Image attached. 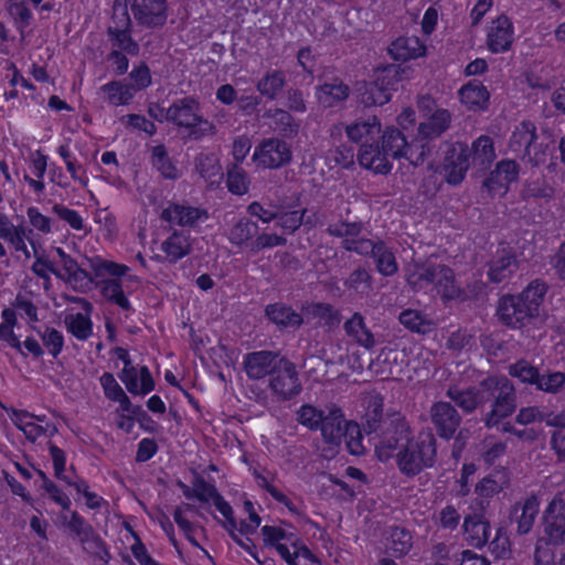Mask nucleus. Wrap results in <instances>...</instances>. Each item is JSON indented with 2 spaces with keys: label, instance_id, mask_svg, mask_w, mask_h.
Instances as JSON below:
<instances>
[{
  "label": "nucleus",
  "instance_id": "nucleus-11",
  "mask_svg": "<svg viewBox=\"0 0 565 565\" xmlns=\"http://www.w3.org/2000/svg\"><path fill=\"white\" fill-rule=\"evenodd\" d=\"M429 418L437 435L444 439H450L461 424V416L449 402H435L429 408Z\"/></svg>",
  "mask_w": 565,
  "mask_h": 565
},
{
  "label": "nucleus",
  "instance_id": "nucleus-34",
  "mask_svg": "<svg viewBox=\"0 0 565 565\" xmlns=\"http://www.w3.org/2000/svg\"><path fill=\"white\" fill-rule=\"evenodd\" d=\"M350 88L342 81L333 79L317 88V98L324 107H332L349 97Z\"/></svg>",
  "mask_w": 565,
  "mask_h": 565
},
{
  "label": "nucleus",
  "instance_id": "nucleus-35",
  "mask_svg": "<svg viewBox=\"0 0 565 565\" xmlns=\"http://www.w3.org/2000/svg\"><path fill=\"white\" fill-rule=\"evenodd\" d=\"M285 85V73L282 71L275 70L271 72H266L264 76L257 82L256 88L262 96L274 100L277 98L278 94L282 90Z\"/></svg>",
  "mask_w": 565,
  "mask_h": 565
},
{
  "label": "nucleus",
  "instance_id": "nucleus-48",
  "mask_svg": "<svg viewBox=\"0 0 565 565\" xmlns=\"http://www.w3.org/2000/svg\"><path fill=\"white\" fill-rule=\"evenodd\" d=\"M107 94V99L113 105H126L134 97L132 87L119 81H113L100 88Z\"/></svg>",
  "mask_w": 565,
  "mask_h": 565
},
{
  "label": "nucleus",
  "instance_id": "nucleus-13",
  "mask_svg": "<svg viewBox=\"0 0 565 565\" xmlns=\"http://www.w3.org/2000/svg\"><path fill=\"white\" fill-rule=\"evenodd\" d=\"M253 160L259 161L266 168H279L291 160V151L286 141L270 138L256 148Z\"/></svg>",
  "mask_w": 565,
  "mask_h": 565
},
{
  "label": "nucleus",
  "instance_id": "nucleus-2",
  "mask_svg": "<svg viewBox=\"0 0 565 565\" xmlns=\"http://www.w3.org/2000/svg\"><path fill=\"white\" fill-rule=\"evenodd\" d=\"M89 268L96 278V287L102 296L122 310H130L131 305L126 297V282L132 279L128 276V266L102 257L87 258Z\"/></svg>",
  "mask_w": 565,
  "mask_h": 565
},
{
  "label": "nucleus",
  "instance_id": "nucleus-56",
  "mask_svg": "<svg viewBox=\"0 0 565 565\" xmlns=\"http://www.w3.org/2000/svg\"><path fill=\"white\" fill-rule=\"evenodd\" d=\"M129 0H115L113 4V25L107 29H131V19L128 13Z\"/></svg>",
  "mask_w": 565,
  "mask_h": 565
},
{
  "label": "nucleus",
  "instance_id": "nucleus-64",
  "mask_svg": "<svg viewBox=\"0 0 565 565\" xmlns=\"http://www.w3.org/2000/svg\"><path fill=\"white\" fill-rule=\"evenodd\" d=\"M193 486L194 498H196L201 502L213 501L220 494L213 484L206 482L201 477L195 478Z\"/></svg>",
  "mask_w": 565,
  "mask_h": 565
},
{
  "label": "nucleus",
  "instance_id": "nucleus-22",
  "mask_svg": "<svg viewBox=\"0 0 565 565\" xmlns=\"http://www.w3.org/2000/svg\"><path fill=\"white\" fill-rule=\"evenodd\" d=\"M388 156L379 145L363 143L360 148L358 160L362 167L375 173L387 174L392 170V164L387 159Z\"/></svg>",
  "mask_w": 565,
  "mask_h": 565
},
{
  "label": "nucleus",
  "instance_id": "nucleus-10",
  "mask_svg": "<svg viewBox=\"0 0 565 565\" xmlns=\"http://www.w3.org/2000/svg\"><path fill=\"white\" fill-rule=\"evenodd\" d=\"M470 148L465 142L447 143L443 160V171L449 184H460L470 166Z\"/></svg>",
  "mask_w": 565,
  "mask_h": 565
},
{
  "label": "nucleus",
  "instance_id": "nucleus-19",
  "mask_svg": "<svg viewBox=\"0 0 565 565\" xmlns=\"http://www.w3.org/2000/svg\"><path fill=\"white\" fill-rule=\"evenodd\" d=\"M350 422L344 419L343 412L335 405L327 406L322 415L321 426L319 430L327 444H339L344 435L345 425Z\"/></svg>",
  "mask_w": 565,
  "mask_h": 565
},
{
  "label": "nucleus",
  "instance_id": "nucleus-3",
  "mask_svg": "<svg viewBox=\"0 0 565 565\" xmlns=\"http://www.w3.org/2000/svg\"><path fill=\"white\" fill-rule=\"evenodd\" d=\"M437 440L431 430H422L395 455L399 472L408 478L431 468L437 458Z\"/></svg>",
  "mask_w": 565,
  "mask_h": 565
},
{
  "label": "nucleus",
  "instance_id": "nucleus-15",
  "mask_svg": "<svg viewBox=\"0 0 565 565\" xmlns=\"http://www.w3.org/2000/svg\"><path fill=\"white\" fill-rule=\"evenodd\" d=\"M284 358L274 351H256L244 356V369L249 379L259 380L271 373L279 366Z\"/></svg>",
  "mask_w": 565,
  "mask_h": 565
},
{
  "label": "nucleus",
  "instance_id": "nucleus-4",
  "mask_svg": "<svg viewBox=\"0 0 565 565\" xmlns=\"http://www.w3.org/2000/svg\"><path fill=\"white\" fill-rule=\"evenodd\" d=\"M486 402L492 399L491 409L484 415L483 422L491 428L501 419L516 409V391L513 383L505 376H488L483 380Z\"/></svg>",
  "mask_w": 565,
  "mask_h": 565
},
{
  "label": "nucleus",
  "instance_id": "nucleus-31",
  "mask_svg": "<svg viewBox=\"0 0 565 565\" xmlns=\"http://www.w3.org/2000/svg\"><path fill=\"white\" fill-rule=\"evenodd\" d=\"M265 312L268 319L280 328L297 329L303 322L299 313L284 303L268 305Z\"/></svg>",
  "mask_w": 565,
  "mask_h": 565
},
{
  "label": "nucleus",
  "instance_id": "nucleus-30",
  "mask_svg": "<svg viewBox=\"0 0 565 565\" xmlns=\"http://www.w3.org/2000/svg\"><path fill=\"white\" fill-rule=\"evenodd\" d=\"M469 148L471 164L477 167L479 171L487 170L495 159L493 141L489 136H480Z\"/></svg>",
  "mask_w": 565,
  "mask_h": 565
},
{
  "label": "nucleus",
  "instance_id": "nucleus-50",
  "mask_svg": "<svg viewBox=\"0 0 565 565\" xmlns=\"http://www.w3.org/2000/svg\"><path fill=\"white\" fill-rule=\"evenodd\" d=\"M195 170L206 180L222 177V168L217 158L212 153H200L194 160Z\"/></svg>",
  "mask_w": 565,
  "mask_h": 565
},
{
  "label": "nucleus",
  "instance_id": "nucleus-59",
  "mask_svg": "<svg viewBox=\"0 0 565 565\" xmlns=\"http://www.w3.org/2000/svg\"><path fill=\"white\" fill-rule=\"evenodd\" d=\"M149 254H142L138 253L137 258L140 260V263L146 266L145 264V257H149L150 260H157V262H170L174 263L178 259L184 257L188 255L189 249H161V254H156L154 249H148Z\"/></svg>",
  "mask_w": 565,
  "mask_h": 565
},
{
  "label": "nucleus",
  "instance_id": "nucleus-26",
  "mask_svg": "<svg viewBox=\"0 0 565 565\" xmlns=\"http://www.w3.org/2000/svg\"><path fill=\"white\" fill-rule=\"evenodd\" d=\"M140 383L138 381V372L135 366L122 369L120 380L125 383L128 392L131 394L146 395L154 388V382L148 366H142L139 371Z\"/></svg>",
  "mask_w": 565,
  "mask_h": 565
},
{
  "label": "nucleus",
  "instance_id": "nucleus-41",
  "mask_svg": "<svg viewBox=\"0 0 565 565\" xmlns=\"http://www.w3.org/2000/svg\"><path fill=\"white\" fill-rule=\"evenodd\" d=\"M151 163L163 178L171 180L178 178V170L169 158L164 145H158L151 148Z\"/></svg>",
  "mask_w": 565,
  "mask_h": 565
},
{
  "label": "nucleus",
  "instance_id": "nucleus-51",
  "mask_svg": "<svg viewBox=\"0 0 565 565\" xmlns=\"http://www.w3.org/2000/svg\"><path fill=\"white\" fill-rule=\"evenodd\" d=\"M565 384V373L555 371L548 372L546 374H541L539 372L537 381L535 383V387L539 391L548 393V394H557L562 391Z\"/></svg>",
  "mask_w": 565,
  "mask_h": 565
},
{
  "label": "nucleus",
  "instance_id": "nucleus-33",
  "mask_svg": "<svg viewBox=\"0 0 565 565\" xmlns=\"http://www.w3.org/2000/svg\"><path fill=\"white\" fill-rule=\"evenodd\" d=\"M467 540L475 547H482L491 539V525L481 518L468 516L463 522Z\"/></svg>",
  "mask_w": 565,
  "mask_h": 565
},
{
  "label": "nucleus",
  "instance_id": "nucleus-24",
  "mask_svg": "<svg viewBox=\"0 0 565 565\" xmlns=\"http://www.w3.org/2000/svg\"><path fill=\"white\" fill-rule=\"evenodd\" d=\"M343 329L347 335L358 345L366 350H371L376 345L375 337L366 326L360 312H354L352 317L344 322Z\"/></svg>",
  "mask_w": 565,
  "mask_h": 565
},
{
  "label": "nucleus",
  "instance_id": "nucleus-58",
  "mask_svg": "<svg viewBox=\"0 0 565 565\" xmlns=\"http://www.w3.org/2000/svg\"><path fill=\"white\" fill-rule=\"evenodd\" d=\"M342 438H344L347 447L352 455L360 456L364 452L362 435L358 424L351 422L347 424Z\"/></svg>",
  "mask_w": 565,
  "mask_h": 565
},
{
  "label": "nucleus",
  "instance_id": "nucleus-36",
  "mask_svg": "<svg viewBox=\"0 0 565 565\" xmlns=\"http://www.w3.org/2000/svg\"><path fill=\"white\" fill-rule=\"evenodd\" d=\"M398 320L412 332H417L420 334H427L431 332L436 327L435 322L430 318L420 311L413 309L402 311L399 313Z\"/></svg>",
  "mask_w": 565,
  "mask_h": 565
},
{
  "label": "nucleus",
  "instance_id": "nucleus-38",
  "mask_svg": "<svg viewBox=\"0 0 565 565\" xmlns=\"http://www.w3.org/2000/svg\"><path fill=\"white\" fill-rule=\"evenodd\" d=\"M383 397L380 395H373L367 401L366 413L364 416V430L367 434L376 433L383 428Z\"/></svg>",
  "mask_w": 565,
  "mask_h": 565
},
{
  "label": "nucleus",
  "instance_id": "nucleus-42",
  "mask_svg": "<svg viewBox=\"0 0 565 565\" xmlns=\"http://www.w3.org/2000/svg\"><path fill=\"white\" fill-rule=\"evenodd\" d=\"M436 285L440 288L444 298L447 299H465V292L456 284L454 271L446 266L439 268Z\"/></svg>",
  "mask_w": 565,
  "mask_h": 565
},
{
  "label": "nucleus",
  "instance_id": "nucleus-52",
  "mask_svg": "<svg viewBox=\"0 0 565 565\" xmlns=\"http://www.w3.org/2000/svg\"><path fill=\"white\" fill-rule=\"evenodd\" d=\"M323 413L324 411L311 404H305L296 412V420L310 430H318Z\"/></svg>",
  "mask_w": 565,
  "mask_h": 565
},
{
  "label": "nucleus",
  "instance_id": "nucleus-62",
  "mask_svg": "<svg viewBox=\"0 0 565 565\" xmlns=\"http://www.w3.org/2000/svg\"><path fill=\"white\" fill-rule=\"evenodd\" d=\"M495 169L497 174L502 177L503 183L508 188L511 182H515L519 179L520 166L514 160H501L497 163Z\"/></svg>",
  "mask_w": 565,
  "mask_h": 565
},
{
  "label": "nucleus",
  "instance_id": "nucleus-49",
  "mask_svg": "<svg viewBox=\"0 0 565 565\" xmlns=\"http://www.w3.org/2000/svg\"><path fill=\"white\" fill-rule=\"evenodd\" d=\"M107 34L114 46L119 47L129 55H138L139 44L131 38V29H107Z\"/></svg>",
  "mask_w": 565,
  "mask_h": 565
},
{
  "label": "nucleus",
  "instance_id": "nucleus-57",
  "mask_svg": "<svg viewBox=\"0 0 565 565\" xmlns=\"http://www.w3.org/2000/svg\"><path fill=\"white\" fill-rule=\"evenodd\" d=\"M257 233V225L249 220L238 221L231 231L230 238L233 244L242 245Z\"/></svg>",
  "mask_w": 565,
  "mask_h": 565
},
{
  "label": "nucleus",
  "instance_id": "nucleus-20",
  "mask_svg": "<svg viewBox=\"0 0 565 565\" xmlns=\"http://www.w3.org/2000/svg\"><path fill=\"white\" fill-rule=\"evenodd\" d=\"M540 510V500L536 494H531L523 502L512 507V520L516 523V533L524 535L532 530Z\"/></svg>",
  "mask_w": 565,
  "mask_h": 565
},
{
  "label": "nucleus",
  "instance_id": "nucleus-53",
  "mask_svg": "<svg viewBox=\"0 0 565 565\" xmlns=\"http://www.w3.org/2000/svg\"><path fill=\"white\" fill-rule=\"evenodd\" d=\"M539 369L526 360H519L509 366V374L519 379L524 384L535 385L539 376Z\"/></svg>",
  "mask_w": 565,
  "mask_h": 565
},
{
  "label": "nucleus",
  "instance_id": "nucleus-25",
  "mask_svg": "<svg viewBox=\"0 0 565 565\" xmlns=\"http://www.w3.org/2000/svg\"><path fill=\"white\" fill-rule=\"evenodd\" d=\"M519 267V260L514 254L508 249L498 250L497 255L489 264V278L493 282H501L509 278Z\"/></svg>",
  "mask_w": 565,
  "mask_h": 565
},
{
  "label": "nucleus",
  "instance_id": "nucleus-1",
  "mask_svg": "<svg viewBox=\"0 0 565 565\" xmlns=\"http://www.w3.org/2000/svg\"><path fill=\"white\" fill-rule=\"evenodd\" d=\"M547 291V285L533 280L519 295H505L500 298L497 316L501 323L511 329L522 330L539 319L540 307Z\"/></svg>",
  "mask_w": 565,
  "mask_h": 565
},
{
  "label": "nucleus",
  "instance_id": "nucleus-8",
  "mask_svg": "<svg viewBox=\"0 0 565 565\" xmlns=\"http://www.w3.org/2000/svg\"><path fill=\"white\" fill-rule=\"evenodd\" d=\"M269 388L280 401H289L300 394L302 385L295 364L282 359L269 377Z\"/></svg>",
  "mask_w": 565,
  "mask_h": 565
},
{
  "label": "nucleus",
  "instance_id": "nucleus-44",
  "mask_svg": "<svg viewBox=\"0 0 565 565\" xmlns=\"http://www.w3.org/2000/svg\"><path fill=\"white\" fill-rule=\"evenodd\" d=\"M520 195L522 200L543 199L550 201L554 196V189L546 182L544 178L525 181Z\"/></svg>",
  "mask_w": 565,
  "mask_h": 565
},
{
  "label": "nucleus",
  "instance_id": "nucleus-54",
  "mask_svg": "<svg viewBox=\"0 0 565 565\" xmlns=\"http://www.w3.org/2000/svg\"><path fill=\"white\" fill-rule=\"evenodd\" d=\"M371 255L377 270L384 276H391L397 271V263L390 249H371Z\"/></svg>",
  "mask_w": 565,
  "mask_h": 565
},
{
  "label": "nucleus",
  "instance_id": "nucleus-14",
  "mask_svg": "<svg viewBox=\"0 0 565 565\" xmlns=\"http://www.w3.org/2000/svg\"><path fill=\"white\" fill-rule=\"evenodd\" d=\"M207 217L209 214L204 209L175 202H168V205L160 214L162 221L182 227H194L199 222L205 221Z\"/></svg>",
  "mask_w": 565,
  "mask_h": 565
},
{
  "label": "nucleus",
  "instance_id": "nucleus-12",
  "mask_svg": "<svg viewBox=\"0 0 565 565\" xmlns=\"http://www.w3.org/2000/svg\"><path fill=\"white\" fill-rule=\"evenodd\" d=\"M136 21L146 28L162 26L168 18L167 0H129Z\"/></svg>",
  "mask_w": 565,
  "mask_h": 565
},
{
  "label": "nucleus",
  "instance_id": "nucleus-6",
  "mask_svg": "<svg viewBox=\"0 0 565 565\" xmlns=\"http://www.w3.org/2000/svg\"><path fill=\"white\" fill-rule=\"evenodd\" d=\"M414 437L411 424L401 413L388 415L375 445V454L381 461H387Z\"/></svg>",
  "mask_w": 565,
  "mask_h": 565
},
{
  "label": "nucleus",
  "instance_id": "nucleus-27",
  "mask_svg": "<svg viewBox=\"0 0 565 565\" xmlns=\"http://www.w3.org/2000/svg\"><path fill=\"white\" fill-rule=\"evenodd\" d=\"M510 484V476L505 469L493 470L476 484V493L481 499H490L499 494Z\"/></svg>",
  "mask_w": 565,
  "mask_h": 565
},
{
  "label": "nucleus",
  "instance_id": "nucleus-7",
  "mask_svg": "<svg viewBox=\"0 0 565 565\" xmlns=\"http://www.w3.org/2000/svg\"><path fill=\"white\" fill-rule=\"evenodd\" d=\"M381 148L392 158H405L415 167L423 164L431 152V147L428 143L419 145L418 149H415L413 143L407 142L403 132L394 127H387L384 130Z\"/></svg>",
  "mask_w": 565,
  "mask_h": 565
},
{
  "label": "nucleus",
  "instance_id": "nucleus-61",
  "mask_svg": "<svg viewBox=\"0 0 565 565\" xmlns=\"http://www.w3.org/2000/svg\"><path fill=\"white\" fill-rule=\"evenodd\" d=\"M360 223H338L330 225L328 231L331 235L347 237V243H356L354 237L361 232Z\"/></svg>",
  "mask_w": 565,
  "mask_h": 565
},
{
  "label": "nucleus",
  "instance_id": "nucleus-39",
  "mask_svg": "<svg viewBox=\"0 0 565 565\" xmlns=\"http://www.w3.org/2000/svg\"><path fill=\"white\" fill-rule=\"evenodd\" d=\"M306 311L313 318L319 319L321 326L332 330L339 327L341 322V313L333 306L324 302L311 303Z\"/></svg>",
  "mask_w": 565,
  "mask_h": 565
},
{
  "label": "nucleus",
  "instance_id": "nucleus-5",
  "mask_svg": "<svg viewBox=\"0 0 565 565\" xmlns=\"http://www.w3.org/2000/svg\"><path fill=\"white\" fill-rule=\"evenodd\" d=\"M405 68L401 65L388 64L375 70V77L371 82H359L356 92L361 103L366 106H382L390 102L392 92L403 78Z\"/></svg>",
  "mask_w": 565,
  "mask_h": 565
},
{
  "label": "nucleus",
  "instance_id": "nucleus-46",
  "mask_svg": "<svg viewBox=\"0 0 565 565\" xmlns=\"http://www.w3.org/2000/svg\"><path fill=\"white\" fill-rule=\"evenodd\" d=\"M440 267V265L435 266L430 263H416L415 269L408 275L407 280L414 288H422L423 282L436 284Z\"/></svg>",
  "mask_w": 565,
  "mask_h": 565
},
{
  "label": "nucleus",
  "instance_id": "nucleus-28",
  "mask_svg": "<svg viewBox=\"0 0 565 565\" xmlns=\"http://www.w3.org/2000/svg\"><path fill=\"white\" fill-rule=\"evenodd\" d=\"M426 47L416 36H399L388 46L390 55L396 61H407L424 55Z\"/></svg>",
  "mask_w": 565,
  "mask_h": 565
},
{
  "label": "nucleus",
  "instance_id": "nucleus-18",
  "mask_svg": "<svg viewBox=\"0 0 565 565\" xmlns=\"http://www.w3.org/2000/svg\"><path fill=\"white\" fill-rule=\"evenodd\" d=\"M200 103L193 97H184L175 100L167 108V121L178 127L195 126L200 115Z\"/></svg>",
  "mask_w": 565,
  "mask_h": 565
},
{
  "label": "nucleus",
  "instance_id": "nucleus-21",
  "mask_svg": "<svg viewBox=\"0 0 565 565\" xmlns=\"http://www.w3.org/2000/svg\"><path fill=\"white\" fill-rule=\"evenodd\" d=\"M513 42V25L505 15H500L492 22L488 33L487 44L492 53L508 51Z\"/></svg>",
  "mask_w": 565,
  "mask_h": 565
},
{
  "label": "nucleus",
  "instance_id": "nucleus-45",
  "mask_svg": "<svg viewBox=\"0 0 565 565\" xmlns=\"http://www.w3.org/2000/svg\"><path fill=\"white\" fill-rule=\"evenodd\" d=\"M226 185L231 193L243 195L247 193L249 188V179L247 173L237 163L227 167Z\"/></svg>",
  "mask_w": 565,
  "mask_h": 565
},
{
  "label": "nucleus",
  "instance_id": "nucleus-37",
  "mask_svg": "<svg viewBox=\"0 0 565 565\" xmlns=\"http://www.w3.org/2000/svg\"><path fill=\"white\" fill-rule=\"evenodd\" d=\"M347 135L353 142H360L365 138V142L374 140V138L381 132V124L376 117H372L367 120L356 121L347 127Z\"/></svg>",
  "mask_w": 565,
  "mask_h": 565
},
{
  "label": "nucleus",
  "instance_id": "nucleus-63",
  "mask_svg": "<svg viewBox=\"0 0 565 565\" xmlns=\"http://www.w3.org/2000/svg\"><path fill=\"white\" fill-rule=\"evenodd\" d=\"M548 142L544 140L539 141L537 139H533L531 143V149L526 150V158L530 163L533 166H539L544 163L546 160V156L548 152Z\"/></svg>",
  "mask_w": 565,
  "mask_h": 565
},
{
  "label": "nucleus",
  "instance_id": "nucleus-17",
  "mask_svg": "<svg viewBox=\"0 0 565 565\" xmlns=\"http://www.w3.org/2000/svg\"><path fill=\"white\" fill-rule=\"evenodd\" d=\"M451 122V114L447 109L434 110L426 120L422 121L417 128V141L428 143L439 138L449 127Z\"/></svg>",
  "mask_w": 565,
  "mask_h": 565
},
{
  "label": "nucleus",
  "instance_id": "nucleus-43",
  "mask_svg": "<svg viewBox=\"0 0 565 565\" xmlns=\"http://www.w3.org/2000/svg\"><path fill=\"white\" fill-rule=\"evenodd\" d=\"M264 117L275 119L276 129L284 137H294L298 134L299 125L295 121L289 111L285 109H269L264 114Z\"/></svg>",
  "mask_w": 565,
  "mask_h": 565
},
{
  "label": "nucleus",
  "instance_id": "nucleus-23",
  "mask_svg": "<svg viewBox=\"0 0 565 565\" xmlns=\"http://www.w3.org/2000/svg\"><path fill=\"white\" fill-rule=\"evenodd\" d=\"M376 364L381 366L377 372L382 375L398 380L405 373L408 361L404 351L383 349L376 359Z\"/></svg>",
  "mask_w": 565,
  "mask_h": 565
},
{
  "label": "nucleus",
  "instance_id": "nucleus-29",
  "mask_svg": "<svg viewBox=\"0 0 565 565\" xmlns=\"http://www.w3.org/2000/svg\"><path fill=\"white\" fill-rule=\"evenodd\" d=\"M460 100L471 110L488 108L490 94L480 82L473 81L463 85L459 90Z\"/></svg>",
  "mask_w": 565,
  "mask_h": 565
},
{
  "label": "nucleus",
  "instance_id": "nucleus-9",
  "mask_svg": "<svg viewBox=\"0 0 565 565\" xmlns=\"http://www.w3.org/2000/svg\"><path fill=\"white\" fill-rule=\"evenodd\" d=\"M544 534L548 543L565 542V490L558 491L543 512Z\"/></svg>",
  "mask_w": 565,
  "mask_h": 565
},
{
  "label": "nucleus",
  "instance_id": "nucleus-47",
  "mask_svg": "<svg viewBox=\"0 0 565 565\" xmlns=\"http://www.w3.org/2000/svg\"><path fill=\"white\" fill-rule=\"evenodd\" d=\"M67 330L76 337L78 340H87L93 332V326L87 315L71 313L65 317L64 320Z\"/></svg>",
  "mask_w": 565,
  "mask_h": 565
},
{
  "label": "nucleus",
  "instance_id": "nucleus-55",
  "mask_svg": "<svg viewBox=\"0 0 565 565\" xmlns=\"http://www.w3.org/2000/svg\"><path fill=\"white\" fill-rule=\"evenodd\" d=\"M64 279H66L67 282L71 284L75 290L82 292L89 290L93 284L96 285V278L93 270L90 269V271H87L83 267V264L78 268L66 275Z\"/></svg>",
  "mask_w": 565,
  "mask_h": 565
},
{
  "label": "nucleus",
  "instance_id": "nucleus-40",
  "mask_svg": "<svg viewBox=\"0 0 565 565\" xmlns=\"http://www.w3.org/2000/svg\"><path fill=\"white\" fill-rule=\"evenodd\" d=\"M412 535L403 527H392L386 547L396 557L406 555L412 548Z\"/></svg>",
  "mask_w": 565,
  "mask_h": 565
},
{
  "label": "nucleus",
  "instance_id": "nucleus-16",
  "mask_svg": "<svg viewBox=\"0 0 565 565\" xmlns=\"http://www.w3.org/2000/svg\"><path fill=\"white\" fill-rule=\"evenodd\" d=\"M446 396L466 413H472L486 403L483 380L479 386H461L451 383L446 390Z\"/></svg>",
  "mask_w": 565,
  "mask_h": 565
},
{
  "label": "nucleus",
  "instance_id": "nucleus-32",
  "mask_svg": "<svg viewBox=\"0 0 565 565\" xmlns=\"http://www.w3.org/2000/svg\"><path fill=\"white\" fill-rule=\"evenodd\" d=\"M533 139H537L535 126L530 121H523L515 128L509 140V149L522 157L526 158V150L531 149Z\"/></svg>",
  "mask_w": 565,
  "mask_h": 565
},
{
  "label": "nucleus",
  "instance_id": "nucleus-60",
  "mask_svg": "<svg viewBox=\"0 0 565 565\" xmlns=\"http://www.w3.org/2000/svg\"><path fill=\"white\" fill-rule=\"evenodd\" d=\"M41 339L43 341L44 347L54 358H56L61 353L64 344V339L60 331H57L54 328H46L41 333Z\"/></svg>",
  "mask_w": 565,
  "mask_h": 565
}]
</instances>
